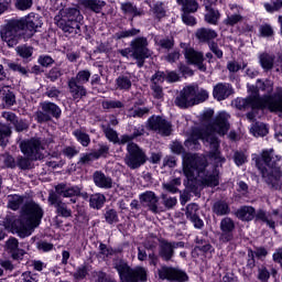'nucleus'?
Masks as SVG:
<instances>
[{
  "instance_id": "nucleus-49",
  "label": "nucleus",
  "mask_w": 282,
  "mask_h": 282,
  "mask_svg": "<svg viewBox=\"0 0 282 282\" xmlns=\"http://www.w3.org/2000/svg\"><path fill=\"white\" fill-rule=\"evenodd\" d=\"M196 243L197 250H202V252H215V248H213V246L205 240L199 239V237H196Z\"/></svg>"
},
{
  "instance_id": "nucleus-47",
  "label": "nucleus",
  "mask_w": 282,
  "mask_h": 282,
  "mask_svg": "<svg viewBox=\"0 0 282 282\" xmlns=\"http://www.w3.org/2000/svg\"><path fill=\"white\" fill-rule=\"evenodd\" d=\"M89 78H91V73L89 70H79L76 77H72L79 85H85V83H89Z\"/></svg>"
},
{
  "instance_id": "nucleus-8",
  "label": "nucleus",
  "mask_w": 282,
  "mask_h": 282,
  "mask_svg": "<svg viewBox=\"0 0 282 282\" xmlns=\"http://www.w3.org/2000/svg\"><path fill=\"white\" fill-rule=\"evenodd\" d=\"M123 58L130 56L135 61V65L139 68L144 67L147 58H151V50H149V40L144 36L135 37L130 42V47L121 48L117 51Z\"/></svg>"
},
{
  "instance_id": "nucleus-30",
  "label": "nucleus",
  "mask_w": 282,
  "mask_h": 282,
  "mask_svg": "<svg viewBox=\"0 0 282 282\" xmlns=\"http://www.w3.org/2000/svg\"><path fill=\"white\" fill-rule=\"evenodd\" d=\"M68 87L72 96L77 98H83V96H87V89H85V86L82 84H78L76 79H69L68 80Z\"/></svg>"
},
{
  "instance_id": "nucleus-29",
  "label": "nucleus",
  "mask_w": 282,
  "mask_h": 282,
  "mask_svg": "<svg viewBox=\"0 0 282 282\" xmlns=\"http://www.w3.org/2000/svg\"><path fill=\"white\" fill-rule=\"evenodd\" d=\"M195 35L200 43H210L213 39H217V32L215 30L207 29V28L198 29Z\"/></svg>"
},
{
  "instance_id": "nucleus-19",
  "label": "nucleus",
  "mask_w": 282,
  "mask_h": 282,
  "mask_svg": "<svg viewBox=\"0 0 282 282\" xmlns=\"http://www.w3.org/2000/svg\"><path fill=\"white\" fill-rule=\"evenodd\" d=\"M198 212H199V205L192 203L186 206L185 215L187 219H189L196 228H203L204 220H202L199 218V215H197Z\"/></svg>"
},
{
  "instance_id": "nucleus-45",
  "label": "nucleus",
  "mask_w": 282,
  "mask_h": 282,
  "mask_svg": "<svg viewBox=\"0 0 282 282\" xmlns=\"http://www.w3.org/2000/svg\"><path fill=\"white\" fill-rule=\"evenodd\" d=\"M213 210L216 215L223 216L228 215V213H230V207H228L227 203L217 202L214 204Z\"/></svg>"
},
{
  "instance_id": "nucleus-44",
  "label": "nucleus",
  "mask_w": 282,
  "mask_h": 282,
  "mask_svg": "<svg viewBox=\"0 0 282 282\" xmlns=\"http://www.w3.org/2000/svg\"><path fill=\"white\" fill-rule=\"evenodd\" d=\"M104 133L106 138L110 141L113 142V144H123L120 142V139L118 138V132L116 130L109 128V127H102Z\"/></svg>"
},
{
  "instance_id": "nucleus-20",
  "label": "nucleus",
  "mask_w": 282,
  "mask_h": 282,
  "mask_svg": "<svg viewBox=\"0 0 282 282\" xmlns=\"http://www.w3.org/2000/svg\"><path fill=\"white\" fill-rule=\"evenodd\" d=\"M174 254H175V249L173 247V243L167 240H160L159 257H161L163 261H171Z\"/></svg>"
},
{
  "instance_id": "nucleus-28",
  "label": "nucleus",
  "mask_w": 282,
  "mask_h": 282,
  "mask_svg": "<svg viewBox=\"0 0 282 282\" xmlns=\"http://www.w3.org/2000/svg\"><path fill=\"white\" fill-rule=\"evenodd\" d=\"M274 61L276 55L270 53H262L259 55V63L264 72H272L274 69Z\"/></svg>"
},
{
  "instance_id": "nucleus-22",
  "label": "nucleus",
  "mask_w": 282,
  "mask_h": 282,
  "mask_svg": "<svg viewBox=\"0 0 282 282\" xmlns=\"http://www.w3.org/2000/svg\"><path fill=\"white\" fill-rule=\"evenodd\" d=\"M6 249L10 252L12 259H21L25 251L19 248V240L14 237L6 241Z\"/></svg>"
},
{
  "instance_id": "nucleus-40",
  "label": "nucleus",
  "mask_w": 282,
  "mask_h": 282,
  "mask_svg": "<svg viewBox=\"0 0 282 282\" xmlns=\"http://www.w3.org/2000/svg\"><path fill=\"white\" fill-rule=\"evenodd\" d=\"M140 135H144V128H138L134 130V132L131 135L123 134L120 137V143L127 144L128 142H131L132 140H135V138H140Z\"/></svg>"
},
{
  "instance_id": "nucleus-15",
  "label": "nucleus",
  "mask_w": 282,
  "mask_h": 282,
  "mask_svg": "<svg viewBox=\"0 0 282 282\" xmlns=\"http://www.w3.org/2000/svg\"><path fill=\"white\" fill-rule=\"evenodd\" d=\"M184 56L189 65H197L200 72H206V66L204 65V53L195 51L193 47H186L184 50Z\"/></svg>"
},
{
  "instance_id": "nucleus-23",
  "label": "nucleus",
  "mask_w": 282,
  "mask_h": 282,
  "mask_svg": "<svg viewBox=\"0 0 282 282\" xmlns=\"http://www.w3.org/2000/svg\"><path fill=\"white\" fill-rule=\"evenodd\" d=\"M55 193L61 197H77V195H80V187L58 184L55 186Z\"/></svg>"
},
{
  "instance_id": "nucleus-50",
  "label": "nucleus",
  "mask_w": 282,
  "mask_h": 282,
  "mask_svg": "<svg viewBox=\"0 0 282 282\" xmlns=\"http://www.w3.org/2000/svg\"><path fill=\"white\" fill-rule=\"evenodd\" d=\"M61 76H63V72L58 67H53L46 74V78H48V80H51V83H56V80H58V78H61Z\"/></svg>"
},
{
  "instance_id": "nucleus-6",
  "label": "nucleus",
  "mask_w": 282,
  "mask_h": 282,
  "mask_svg": "<svg viewBox=\"0 0 282 282\" xmlns=\"http://www.w3.org/2000/svg\"><path fill=\"white\" fill-rule=\"evenodd\" d=\"M61 15L54 18L55 24L59 30L64 31L65 34H83L80 23L84 19L83 13L78 8H66L59 11Z\"/></svg>"
},
{
  "instance_id": "nucleus-59",
  "label": "nucleus",
  "mask_w": 282,
  "mask_h": 282,
  "mask_svg": "<svg viewBox=\"0 0 282 282\" xmlns=\"http://www.w3.org/2000/svg\"><path fill=\"white\" fill-rule=\"evenodd\" d=\"M159 45L163 48V50H173V46L175 45V41L173 40V37L169 39H162L159 42Z\"/></svg>"
},
{
  "instance_id": "nucleus-32",
  "label": "nucleus",
  "mask_w": 282,
  "mask_h": 282,
  "mask_svg": "<svg viewBox=\"0 0 282 282\" xmlns=\"http://www.w3.org/2000/svg\"><path fill=\"white\" fill-rule=\"evenodd\" d=\"M238 219L242 221H252L254 219L256 213L252 206H243L236 213Z\"/></svg>"
},
{
  "instance_id": "nucleus-62",
  "label": "nucleus",
  "mask_w": 282,
  "mask_h": 282,
  "mask_svg": "<svg viewBox=\"0 0 282 282\" xmlns=\"http://www.w3.org/2000/svg\"><path fill=\"white\" fill-rule=\"evenodd\" d=\"M182 21L185 23V25H196L197 20H195V17L191 15V13L183 12L182 14Z\"/></svg>"
},
{
  "instance_id": "nucleus-39",
  "label": "nucleus",
  "mask_w": 282,
  "mask_h": 282,
  "mask_svg": "<svg viewBox=\"0 0 282 282\" xmlns=\"http://www.w3.org/2000/svg\"><path fill=\"white\" fill-rule=\"evenodd\" d=\"M10 135H12V130L6 124H0V147H7Z\"/></svg>"
},
{
  "instance_id": "nucleus-51",
  "label": "nucleus",
  "mask_w": 282,
  "mask_h": 282,
  "mask_svg": "<svg viewBox=\"0 0 282 282\" xmlns=\"http://www.w3.org/2000/svg\"><path fill=\"white\" fill-rule=\"evenodd\" d=\"M37 63L42 67H52L54 65V58H52L50 55H40Z\"/></svg>"
},
{
  "instance_id": "nucleus-48",
  "label": "nucleus",
  "mask_w": 282,
  "mask_h": 282,
  "mask_svg": "<svg viewBox=\"0 0 282 282\" xmlns=\"http://www.w3.org/2000/svg\"><path fill=\"white\" fill-rule=\"evenodd\" d=\"M152 12L155 14L156 19H164L166 17V10L164 9V2H156L152 7Z\"/></svg>"
},
{
  "instance_id": "nucleus-60",
  "label": "nucleus",
  "mask_w": 282,
  "mask_h": 282,
  "mask_svg": "<svg viewBox=\"0 0 282 282\" xmlns=\"http://www.w3.org/2000/svg\"><path fill=\"white\" fill-rule=\"evenodd\" d=\"M151 89L153 91L154 98H164V90L162 89V86H160V84H152Z\"/></svg>"
},
{
  "instance_id": "nucleus-38",
  "label": "nucleus",
  "mask_w": 282,
  "mask_h": 282,
  "mask_svg": "<svg viewBox=\"0 0 282 282\" xmlns=\"http://www.w3.org/2000/svg\"><path fill=\"white\" fill-rule=\"evenodd\" d=\"M140 29L132 28L130 30L119 31L115 34V39L117 41H121V39H130L132 36H138L140 34Z\"/></svg>"
},
{
  "instance_id": "nucleus-37",
  "label": "nucleus",
  "mask_w": 282,
  "mask_h": 282,
  "mask_svg": "<svg viewBox=\"0 0 282 282\" xmlns=\"http://www.w3.org/2000/svg\"><path fill=\"white\" fill-rule=\"evenodd\" d=\"M107 198L102 194H93L89 198V204L91 208H96L97 210H100L102 206H105V202Z\"/></svg>"
},
{
  "instance_id": "nucleus-17",
  "label": "nucleus",
  "mask_w": 282,
  "mask_h": 282,
  "mask_svg": "<svg viewBox=\"0 0 282 282\" xmlns=\"http://www.w3.org/2000/svg\"><path fill=\"white\" fill-rule=\"evenodd\" d=\"M149 127L161 135H171V123L162 117H152L149 120Z\"/></svg>"
},
{
  "instance_id": "nucleus-25",
  "label": "nucleus",
  "mask_w": 282,
  "mask_h": 282,
  "mask_svg": "<svg viewBox=\"0 0 282 282\" xmlns=\"http://www.w3.org/2000/svg\"><path fill=\"white\" fill-rule=\"evenodd\" d=\"M79 6H82L84 10H90V12H95V14H100L107 3L101 0H79Z\"/></svg>"
},
{
  "instance_id": "nucleus-12",
  "label": "nucleus",
  "mask_w": 282,
  "mask_h": 282,
  "mask_svg": "<svg viewBox=\"0 0 282 282\" xmlns=\"http://www.w3.org/2000/svg\"><path fill=\"white\" fill-rule=\"evenodd\" d=\"M127 151L124 162L129 169H140V166L147 163V153L138 144L128 143Z\"/></svg>"
},
{
  "instance_id": "nucleus-21",
  "label": "nucleus",
  "mask_w": 282,
  "mask_h": 282,
  "mask_svg": "<svg viewBox=\"0 0 282 282\" xmlns=\"http://www.w3.org/2000/svg\"><path fill=\"white\" fill-rule=\"evenodd\" d=\"M271 111L274 113H282V107H253L251 108V111L247 113L248 120L252 122V120H257V118H261L265 111Z\"/></svg>"
},
{
  "instance_id": "nucleus-55",
  "label": "nucleus",
  "mask_w": 282,
  "mask_h": 282,
  "mask_svg": "<svg viewBox=\"0 0 282 282\" xmlns=\"http://www.w3.org/2000/svg\"><path fill=\"white\" fill-rule=\"evenodd\" d=\"M208 47L217 58H224V51L219 48V44H217V42L215 41L209 42Z\"/></svg>"
},
{
  "instance_id": "nucleus-52",
  "label": "nucleus",
  "mask_w": 282,
  "mask_h": 282,
  "mask_svg": "<svg viewBox=\"0 0 282 282\" xmlns=\"http://www.w3.org/2000/svg\"><path fill=\"white\" fill-rule=\"evenodd\" d=\"M243 21V17L241 14H231L228 15L227 19L224 20L225 25H237V23Z\"/></svg>"
},
{
  "instance_id": "nucleus-13",
  "label": "nucleus",
  "mask_w": 282,
  "mask_h": 282,
  "mask_svg": "<svg viewBox=\"0 0 282 282\" xmlns=\"http://www.w3.org/2000/svg\"><path fill=\"white\" fill-rule=\"evenodd\" d=\"M159 276L163 281H172V282H184L188 281V275L186 272L175 269V268H169V267H163L161 270H159Z\"/></svg>"
},
{
  "instance_id": "nucleus-63",
  "label": "nucleus",
  "mask_w": 282,
  "mask_h": 282,
  "mask_svg": "<svg viewBox=\"0 0 282 282\" xmlns=\"http://www.w3.org/2000/svg\"><path fill=\"white\" fill-rule=\"evenodd\" d=\"M165 80H167V83H177V80H180V75L173 70H166Z\"/></svg>"
},
{
  "instance_id": "nucleus-43",
  "label": "nucleus",
  "mask_w": 282,
  "mask_h": 282,
  "mask_svg": "<svg viewBox=\"0 0 282 282\" xmlns=\"http://www.w3.org/2000/svg\"><path fill=\"white\" fill-rule=\"evenodd\" d=\"M73 135H75L76 140L79 141L82 147H89V143L91 142L89 134L83 132L82 130H75Z\"/></svg>"
},
{
  "instance_id": "nucleus-56",
  "label": "nucleus",
  "mask_w": 282,
  "mask_h": 282,
  "mask_svg": "<svg viewBox=\"0 0 282 282\" xmlns=\"http://www.w3.org/2000/svg\"><path fill=\"white\" fill-rule=\"evenodd\" d=\"M166 80V73L158 70L152 77L151 83L152 85H160L161 83H164Z\"/></svg>"
},
{
  "instance_id": "nucleus-14",
  "label": "nucleus",
  "mask_w": 282,
  "mask_h": 282,
  "mask_svg": "<svg viewBox=\"0 0 282 282\" xmlns=\"http://www.w3.org/2000/svg\"><path fill=\"white\" fill-rule=\"evenodd\" d=\"M256 219L258 221H263V224H267L269 228H276L278 224H282V214H279V209H274L271 214H267L263 210H259L256 214Z\"/></svg>"
},
{
  "instance_id": "nucleus-58",
  "label": "nucleus",
  "mask_w": 282,
  "mask_h": 282,
  "mask_svg": "<svg viewBox=\"0 0 282 282\" xmlns=\"http://www.w3.org/2000/svg\"><path fill=\"white\" fill-rule=\"evenodd\" d=\"M105 219H106L107 224H117L118 213L113 209H109L105 214Z\"/></svg>"
},
{
  "instance_id": "nucleus-27",
  "label": "nucleus",
  "mask_w": 282,
  "mask_h": 282,
  "mask_svg": "<svg viewBox=\"0 0 282 282\" xmlns=\"http://www.w3.org/2000/svg\"><path fill=\"white\" fill-rule=\"evenodd\" d=\"M120 9L126 17H132L131 21H133L135 17H142V14H144L141 9H138L135 4L129 1L122 2Z\"/></svg>"
},
{
  "instance_id": "nucleus-7",
  "label": "nucleus",
  "mask_w": 282,
  "mask_h": 282,
  "mask_svg": "<svg viewBox=\"0 0 282 282\" xmlns=\"http://www.w3.org/2000/svg\"><path fill=\"white\" fill-rule=\"evenodd\" d=\"M20 149L25 155V158H18V166L22 170L30 169V161L34 162L45 158V144L40 139L22 141Z\"/></svg>"
},
{
  "instance_id": "nucleus-10",
  "label": "nucleus",
  "mask_w": 282,
  "mask_h": 282,
  "mask_svg": "<svg viewBox=\"0 0 282 282\" xmlns=\"http://www.w3.org/2000/svg\"><path fill=\"white\" fill-rule=\"evenodd\" d=\"M113 265L122 282L147 281V269L142 267L130 269L124 260H116Z\"/></svg>"
},
{
  "instance_id": "nucleus-4",
  "label": "nucleus",
  "mask_w": 282,
  "mask_h": 282,
  "mask_svg": "<svg viewBox=\"0 0 282 282\" xmlns=\"http://www.w3.org/2000/svg\"><path fill=\"white\" fill-rule=\"evenodd\" d=\"M273 152L274 150H264L261 158L253 156L252 160L261 171L264 182L275 191H282V156H274Z\"/></svg>"
},
{
  "instance_id": "nucleus-3",
  "label": "nucleus",
  "mask_w": 282,
  "mask_h": 282,
  "mask_svg": "<svg viewBox=\"0 0 282 282\" xmlns=\"http://www.w3.org/2000/svg\"><path fill=\"white\" fill-rule=\"evenodd\" d=\"M43 219V208L41 205L29 202L22 206L21 215L18 219L13 220L11 225H4L6 230H15L19 237L25 239L32 235L34 228H39Z\"/></svg>"
},
{
  "instance_id": "nucleus-64",
  "label": "nucleus",
  "mask_w": 282,
  "mask_h": 282,
  "mask_svg": "<svg viewBox=\"0 0 282 282\" xmlns=\"http://www.w3.org/2000/svg\"><path fill=\"white\" fill-rule=\"evenodd\" d=\"M260 34L261 36H273L274 30L269 24H264L260 26Z\"/></svg>"
},
{
  "instance_id": "nucleus-31",
  "label": "nucleus",
  "mask_w": 282,
  "mask_h": 282,
  "mask_svg": "<svg viewBox=\"0 0 282 282\" xmlns=\"http://www.w3.org/2000/svg\"><path fill=\"white\" fill-rule=\"evenodd\" d=\"M20 21L23 22V30H28L30 32L28 34L29 39L34 36V32H36V28H39V18L29 15L26 19H22Z\"/></svg>"
},
{
  "instance_id": "nucleus-1",
  "label": "nucleus",
  "mask_w": 282,
  "mask_h": 282,
  "mask_svg": "<svg viewBox=\"0 0 282 282\" xmlns=\"http://www.w3.org/2000/svg\"><path fill=\"white\" fill-rule=\"evenodd\" d=\"M183 173L186 177L185 186L189 191H197L199 186H219V170L208 169V160L199 154H185L183 156Z\"/></svg>"
},
{
  "instance_id": "nucleus-5",
  "label": "nucleus",
  "mask_w": 282,
  "mask_h": 282,
  "mask_svg": "<svg viewBox=\"0 0 282 282\" xmlns=\"http://www.w3.org/2000/svg\"><path fill=\"white\" fill-rule=\"evenodd\" d=\"M265 82L258 79L257 86H249L248 91L250 95L247 98L238 97L231 101V107H281L282 105V90L274 95L259 96V89L265 91Z\"/></svg>"
},
{
  "instance_id": "nucleus-24",
  "label": "nucleus",
  "mask_w": 282,
  "mask_h": 282,
  "mask_svg": "<svg viewBox=\"0 0 282 282\" xmlns=\"http://www.w3.org/2000/svg\"><path fill=\"white\" fill-rule=\"evenodd\" d=\"M140 200L143 206H148L152 213H158V196L153 192H145L140 195Z\"/></svg>"
},
{
  "instance_id": "nucleus-53",
  "label": "nucleus",
  "mask_w": 282,
  "mask_h": 282,
  "mask_svg": "<svg viewBox=\"0 0 282 282\" xmlns=\"http://www.w3.org/2000/svg\"><path fill=\"white\" fill-rule=\"evenodd\" d=\"M32 0H15V8L17 10H21L22 12L25 10H30L33 6Z\"/></svg>"
},
{
  "instance_id": "nucleus-33",
  "label": "nucleus",
  "mask_w": 282,
  "mask_h": 282,
  "mask_svg": "<svg viewBox=\"0 0 282 282\" xmlns=\"http://www.w3.org/2000/svg\"><path fill=\"white\" fill-rule=\"evenodd\" d=\"M182 6V11L185 13H195L199 10V3L196 0H176Z\"/></svg>"
},
{
  "instance_id": "nucleus-46",
  "label": "nucleus",
  "mask_w": 282,
  "mask_h": 282,
  "mask_svg": "<svg viewBox=\"0 0 282 282\" xmlns=\"http://www.w3.org/2000/svg\"><path fill=\"white\" fill-rule=\"evenodd\" d=\"M15 52L21 56V58H30L32 57V54H34V47L21 45L15 48Z\"/></svg>"
},
{
  "instance_id": "nucleus-11",
  "label": "nucleus",
  "mask_w": 282,
  "mask_h": 282,
  "mask_svg": "<svg viewBox=\"0 0 282 282\" xmlns=\"http://www.w3.org/2000/svg\"><path fill=\"white\" fill-rule=\"evenodd\" d=\"M21 32H23V21L9 20L1 29L0 36L8 47H15L21 40Z\"/></svg>"
},
{
  "instance_id": "nucleus-42",
  "label": "nucleus",
  "mask_w": 282,
  "mask_h": 282,
  "mask_svg": "<svg viewBox=\"0 0 282 282\" xmlns=\"http://www.w3.org/2000/svg\"><path fill=\"white\" fill-rule=\"evenodd\" d=\"M116 85L118 89H123L124 91H129L131 89V78L128 76L121 75L116 79Z\"/></svg>"
},
{
  "instance_id": "nucleus-18",
  "label": "nucleus",
  "mask_w": 282,
  "mask_h": 282,
  "mask_svg": "<svg viewBox=\"0 0 282 282\" xmlns=\"http://www.w3.org/2000/svg\"><path fill=\"white\" fill-rule=\"evenodd\" d=\"M232 94H235V88L229 83H218L213 89V96L219 102L226 100V98H230Z\"/></svg>"
},
{
  "instance_id": "nucleus-16",
  "label": "nucleus",
  "mask_w": 282,
  "mask_h": 282,
  "mask_svg": "<svg viewBox=\"0 0 282 282\" xmlns=\"http://www.w3.org/2000/svg\"><path fill=\"white\" fill-rule=\"evenodd\" d=\"M220 237H219V241H221L223 243H228V241H232V239L235 238V236L232 235L234 230H235V221L228 217L224 218L220 221Z\"/></svg>"
},
{
  "instance_id": "nucleus-41",
  "label": "nucleus",
  "mask_w": 282,
  "mask_h": 282,
  "mask_svg": "<svg viewBox=\"0 0 282 282\" xmlns=\"http://www.w3.org/2000/svg\"><path fill=\"white\" fill-rule=\"evenodd\" d=\"M181 185H182V178L176 177L171 180L167 183H163V188L169 193H177V191H180L177 186H181Z\"/></svg>"
},
{
  "instance_id": "nucleus-26",
  "label": "nucleus",
  "mask_w": 282,
  "mask_h": 282,
  "mask_svg": "<svg viewBox=\"0 0 282 282\" xmlns=\"http://www.w3.org/2000/svg\"><path fill=\"white\" fill-rule=\"evenodd\" d=\"M93 180L98 188H111V186H113V181L111 177L105 175V173L100 171H96L94 173Z\"/></svg>"
},
{
  "instance_id": "nucleus-54",
  "label": "nucleus",
  "mask_w": 282,
  "mask_h": 282,
  "mask_svg": "<svg viewBox=\"0 0 282 282\" xmlns=\"http://www.w3.org/2000/svg\"><path fill=\"white\" fill-rule=\"evenodd\" d=\"M55 208L61 217H72V209L67 208V205L65 203L57 204Z\"/></svg>"
},
{
  "instance_id": "nucleus-34",
  "label": "nucleus",
  "mask_w": 282,
  "mask_h": 282,
  "mask_svg": "<svg viewBox=\"0 0 282 282\" xmlns=\"http://www.w3.org/2000/svg\"><path fill=\"white\" fill-rule=\"evenodd\" d=\"M221 18V13L217 9H206L205 21L209 23V25H217L219 23V19Z\"/></svg>"
},
{
  "instance_id": "nucleus-36",
  "label": "nucleus",
  "mask_w": 282,
  "mask_h": 282,
  "mask_svg": "<svg viewBox=\"0 0 282 282\" xmlns=\"http://www.w3.org/2000/svg\"><path fill=\"white\" fill-rule=\"evenodd\" d=\"M250 133H252L254 138H264L268 133V126H265V123L256 122L251 126Z\"/></svg>"
},
{
  "instance_id": "nucleus-9",
  "label": "nucleus",
  "mask_w": 282,
  "mask_h": 282,
  "mask_svg": "<svg viewBox=\"0 0 282 282\" xmlns=\"http://www.w3.org/2000/svg\"><path fill=\"white\" fill-rule=\"evenodd\" d=\"M208 99V90L195 85L184 87L180 95L175 98V105L177 107H195V105H202Z\"/></svg>"
},
{
  "instance_id": "nucleus-2",
  "label": "nucleus",
  "mask_w": 282,
  "mask_h": 282,
  "mask_svg": "<svg viewBox=\"0 0 282 282\" xmlns=\"http://www.w3.org/2000/svg\"><path fill=\"white\" fill-rule=\"evenodd\" d=\"M230 115L227 112H220L206 132H203L199 128H194L187 142H193V144H197V140L207 142L212 149L210 158L216 160V162H224V159L218 150L219 140H217L215 133H218V135H226L228 133V129H230V123H228Z\"/></svg>"
},
{
  "instance_id": "nucleus-61",
  "label": "nucleus",
  "mask_w": 282,
  "mask_h": 282,
  "mask_svg": "<svg viewBox=\"0 0 282 282\" xmlns=\"http://www.w3.org/2000/svg\"><path fill=\"white\" fill-rule=\"evenodd\" d=\"M21 279L24 282H39V278L36 276V274L30 272V271H25L21 274Z\"/></svg>"
},
{
  "instance_id": "nucleus-57",
  "label": "nucleus",
  "mask_w": 282,
  "mask_h": 282,
  "mask_svg": "<svg viewBox=\"0 0 282 282\" xmlns=\"http://www.w3.org/2000/svg\"><path fill=\"white\" fill-rule=\"evenodd\" d=\"M74 279L77 281H83L85 276H87V267L86 265H80L76 269V271L73 273Z\"/></svg>"
},
{
  "instance_id": "nucleus-35",
  "label": "nucleus",
  "mask_w": 282,
  "mask_h": 282,
  "mask_svg": "<svg viewBox=\"0 0 282 282\" xmlns=\"http://www.w3.org/2000/svg\"><path fill=\"white\" fill-rule=\"evenodd\" d=\"M21 206H23V196L17 194L8 196V208L19 210Z\"/></svg>"
}]
</instances>
